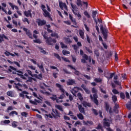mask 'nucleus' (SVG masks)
I'll return each mask as SVG.
<instances>
[{"label":"nucleus","mask_w":131,"mask_h":131,"mask_svg":"<svg viewBox=\"0 0 131 131\" xmlns=\"http://www.w3.org/2000/svg\"><path fill=\"white\" fill-rule=\"evenodd\" d=\"M115 75V73H111L110 74V75L109 77H106V78H107V79H112V78H113V76H114Z\"/></svg>","instance_id":"nucleus-39"},{"label":"nucleus","mask_w":131,"mask_h":131,"mask_svg":"<svg viewBox=\"0 0 131 131\" xmlns=\"http://www.w3.org/2000/svg\"><path fill=\"white\" fill-rule=\"evenodd\" d=\"M112 100L114 103H116L117 101V96L116 95H114L112 97Z\"/></svg>","instance_id":"nucleus-28"},{"label":"nucleus","mask_w":131,"mask_h":131,"mask_svg":"<svg viewBox=\"0 0 131 131\" xmlns=\"http://www.w3.org/2000/svg\"><path fill=\"white\" fill-rule=\"evenodd\" d=\"M74 83H75V81L73 79H69L67 82V85H73Z\"/></svg>","instance_id":"nucleus-18"},{"label":"nucleus","mask_w":131,"mask_h":131,"mask_svg":"<svg viewBox=\"0 0 131 131\" xmlns=\"http://www.w3.org/2000/svg\"><path fill=\"white\" fill-rule=\"evenodd\" d=\"M33 96H34V97H35V98H37V99L40 100V101H41V102H42V100L37 96V94H36L35 92H33Z\"/></svg>","instance_id":"nucleus-48"},{"label":"nucleus","mask_w":131,"mask_h":131,"mask_svg":"<svg viewBox=\"0 0 131 131\" xmlns=\"http://www.w3.org/2000/svg\"><path fill=\"white\" fill-rule=\"evenodd\" d=\"M14 114L15 115H18V113L15 111H13L9 113V116H14Z\"/></svg>","instance_id":"nucleus-33"},{"label":"nucleus","mask_w":131,"mask_h":131,"mask_svg":"<svg viewBox=\"0 0 131 131\" xmlns=\"http://www.w3.org/2000/svg\"><path fill=\"white\" fill-rule=\"evenodd\" d=\"M115 106H114L113 111L115 112V113H116L117 114H118L119 111H118V108H119V105L117 103H114Z\"/></svg>","instance_id":"nucleus-14"},{"label":"nucleus","mask_w":131,"mask_h":131,"mask_svg":"<svg viewBox=\"0 0 131 131\" xmlns=\"http://www.w3.org/2000/svg\"><path fill=\"white\" fill-rule=\"evenodd\" d=\"M66 5V4L65 3L59 2V7H60L61 10H64V6Z\"/></svg>","instance_id":"nucleus-37"},{"label":"nucleus","mask_w":131,"mask_h":131,"mask_svg":"<svg viewBox=\"0 0 131 131\" xmlns=\"http://www.w3.org/2000/svg\"><path fill=\"white\" fill-rule=\"evenodd\" d=\"M80 56H82V59H81V62L83 63V64H85L86 63V61L89 60V56L88 55L85 54H83V51L82 50H80Z\"/></svg>","instance_id":"nucleus-5"},{"label":"nucleus","mask_w":131,"mask_h":131,"mask_svg":"<svg viewBox=\"0 0 131 131\" xmlns=\"http://www.w3.org/2000/svg\"><path fill=\"white\" fill-rule=\"evenodd\" d=\"M52 112H53L51 113L52 116L54 117V118H56V117H60V113H59V111L57 110H55V111H54V110H52Z\"/></svg>","instance_id":"nucleus-12"},{"label":"nucleus","mask_w":131,"mask_h":131,"mask_svg":"<svg viewBox=\"0 0 131 131\" xmlns=\"http://www.w3.org/2000/svg\"><path fill=\"white\" fill-rule=\"evenodd\" d=\"M51 36L52 37H56V38H59V34L57 33H53L51 34Z\"/></svg>","instance_id":"nucleus-29"},{"label":"nucleus","mask_w":131,"mask_h":131,"mask_svg":"<svg viewBox=\"0 0 131 131\" xmlns=\"http://www.w3.org/2000/svg\"><path fill=\"white\" fill-rule=\"evenodd\" d=\"M100 30L102 35H103V39L107 40V37H108V30L104 28L103 26H101Z\"/></svg>","instance_id":"nucleus-6"},{"label":"nucleus","mask_w":131,"mask_h":131,"mask_svg":"<svg viewBox=\"0 0 131 131\" xmlns=\"http://www.w3.org/2000/svg\"><path fill=\"white\" fill-rule=\"evenodd\" d=\"M60 45L61 46L62 49H68V47H67V45H66L63 42H60Z\"/></svg>","instance_id":"nucleus-44"},{"label":"nucleus","mask_w":131,"mask_h":131,"mask_svg":"<svg viewBox=\"0 0 131 131\" xmlns=\"http://www.w3.org/2000/svg\"><path fill=\"white\" fill-rule=\"evenodd\" d=\"M38 49L40 50V53L43 54V55H46V54H47V52H46V50H43V48L39 47Z\"/></svg>","instance_id":"nucleus-34"},{"label":"nucleus","mask_w":131,"mask_h":131,"mask_svg":"<svg viewBox=\"0 0 131 131\" xmlns=\"http://www.w3.org/2000/svg\"><path fill=\"white\" fill-rule=\"evenodd\" d=\"M77 116L80 120H83L84 119V117H83V115L81 113H79L77 115Z\"/></svg>","instance_id":"nucleus-26"},{"label":"nucleus","mask_w":131,"mask_h":131,"mask_svg":"<svg viewBox=\"0 0 131 131\" xmlns=\"http://www.w3.org/2000/svg\"><path fill=\"white\" fill-rule=\"evenodd\" d=\"M12 110H14V107H13L12 106H8V107L7 108V110L6 111V112L7 113H9V112H10V111H12Z\"/></svg>","instance_id":"nucleus-40"},{"label":"nucleus","mask_w":131,"mask_h":131,"mask_svg":"<svg viewBox=\"0 0 131 131\" xmlns=\"http://www.w3.org/2000/svg\"><path fill=\"white\" fill-rule=\"evenodd\" d=\"M83 123L84 124V125H88V123L90 124V125H93V124H94V122H93L92 121H87L86 122L85 121H83Z\"/></svg>","instance_id":"nucleus-23"},{"label":"nucleus","mask_w":131,"mask_h":131,"mask_svg":"<svg viewBox=\"0 0 131 131\" xmlns=\"http://www.w3.org/2000/svg\"><path fill=\"white\" fill-rule=\"evenodd\" d=\"M92 111L93 113L94 114V115H95L96 116L99 115V113H98V111H97V110L95 108H92Z\"/></svg>","instance_id":"nucleus-31"},{"label":"nucleus","mask_w":131,"mask_h":131,"mask_svg":"<svg viewBox=\"0 0 131 131\" xmlns=\"http://www.w3.org/2000/svg\"><path fill=\"white\" fill-rule=\"evenodd\" d=\"M24 14L26 17H32V14H31V10H29L28 11H24Z\"/></svg>","instance_id":"nucleus-16"},{"label":"nucleus","mask_w":131,"mask_h":131,"mask_svg":"<svg viewBox=\"0 0 131 131\" xmlns=\"http://www.w3.org/2000/svg\"><path fill=\"white\" fill-rule=\"evenodd\" d=\"M61 58L64 61V62H68V63H70V60L68 59V58L63 57H62Z\"/></svg>","instance_id":"nucleus-51"},{"label":"nucleus","mask_w":131,"mask_h":131,"mask_svg":"<svg viewBox=\"0 0 131 131\" xmlns=\"http://www.w3.org/2000/svg\"><path fill=\"white\" fill-rule=\"evenodd\" d=\"M94 81H95V82H97V83L102 82V79L101 78H96L94 79Z\"/></svg>","instance_id":"nucleus-49"},{"label":"nucleus","mask_w":131,"mask_h":131,"mask_svg":"<svg viewBox=\"0 0 131 131\" xmlns=\"http://www.w3.org/2000/svg\"><path fill=\"white\" fill-rule=\"evenodd\" d=\"M84 15L88 18V19H90L91 18V15L89 14V12L88 11H84Z\"/></svg>","instance_id":"nucleus-47"},{"label":"nucleus","mask_w":131,"mask_h":131,"mask_svg":"<svg viewBox=\"0 0 131 131\" xmlns=\"http://www.w3.org/2000/svg\"><path fill=\"white\" fill-rule=\"evenodd\" d=\"M71 21L74 25H77V23H76V19H75V18H73Z\"/></svg>","instance_id":"nucleus-58"},{"label":"nucleus","mask_w":131,"mask_h":131,"mask_svg":"<svg viewBox=\"0 0 131 131\" xmlns=\"http://www.w3.org/2000/svg\"><path fill=\"white\" fill-rule=\"evenodd\" d=\"M64 39L66 43H71V42H72V41L71 39H70V38L65 37L64 38Z\"/></svg>","instance_id":"nucleus-24"},{"label":"nucleus","mask_w":131,"mask_h":131,"mask_svg":"<svg viewBox=\"0 0 131 131\" xmlns=\"http://www.w3.org/2000/svg\"><path fill=\"white\" fill-rule=\"evenodd\" d=\"M36 22L39 26H43V25H46V24H47V21H46V20H41L40 18L37 19Z\"/></svg>","instance_id":"nucleus-9"},{"label":"nucleus","mask_w":131,"mask_h":131,"mask_svg":"<svg viewBox=\"0 0 131 131\" xmlns=\"http://www.w3.org/2000/svg\"><path fill=\"white\" fill-rule=\"evenodd\" d=\"M105 110L108 112L109 111V109L110 108V105H109V104L108 103L105 102Z\"/></svg>","instance_id":"nucleus-38"},{"label":"nucleus","mask_w":131,"mask_h":131,"mask_svg":"<svg viewBox=\"0 0 131 131\" xmlns=\"http://www.w3.org/2000/svg\"><path fill=\"white\" fill-rule=\"evenodd\" d=\"M78 91L74 90V89H72V91H71V93L72 94H73L74 96H75V94H77V93L78 92Z\"/></svg>","instance_id":"nucleus-61"},{"label":"nucleus","mask_w":131,"mask_h":131,"mask_svg":"<svg viewBox=\"0 0 131 131\" xmlns=\"http://www.w3.org/2000/svg\"><path fill=\"white\" fill-rule=\"evenodd\" d=\"M82 104L85 107H92V104L86 101H83Z\"/></svg>","instance_id":"nucleus-21"},{"label":"nucleus","mask_w":131,"mask_h":131,"mask_svg":"<svg viewBox=\"0 0 131 131\" xmlns=\"http://www.w3.org/2000/svg\"><path fill=\"white\" fill-rule=\"evenodd\" d=\"M85 49L86 51H87V52L89 53V54H93V48L92 47V46H90V48L85 47Z\"/></svg>","instance_id":"nucleus-19"},{"label":"nucleus","mask_w":131,"mask_h":131,"mask_svg":"<svg viewBox=\"0 0 131 131\" xmlns=\"http://www.w3.org/2000/svg\"><path fill=\"white\" fill-rule=\"evenodd\" d=\"M46 42L48 46H54V43H56V42H57V40L49 37L48 39H46Z\"/></svg>","instance_id":"nucleus-7"},{"label":"nucleus","mask_w":131,"mask_h":131,"mask_svg":"<svg viewBox=\"0 0 131 131\" xmlns=\"http://www.w3.org/2000/svg\"><path fill=\"white\" fill-rule=\"evenodd\" d=\"M33 42H34L35 43L40 44V43H41V42H42L39 39H36L33 40Z\"/></svg>","instance_id":"nucleus-36"},{"label":"nucleus","mask_w":131,"mask_h":131,"mask_svg":"<svg viewBox=\"0 0 131 131\" xmlns=\"http://www.w3.org/2000/svg\"><path fill=\"white\" fill-rule=\"evenodd\" d=\"M40 65L39 63H37V66L39 69L42 71L43 73H45V68H43V62H41Z\"/></svg>","instance_id":"nucleus-17"},{"label":"nucleus","mask_w":131,"mask_h":131,"mask_svg":"<svg viewBox=\"0 0 131 131\" xmlns=\"http://www.w3.org/2000/svg\"><path fill=\"white\" fill-rule=\"evenodd\" d=\"M81 75H83V76L85 78H86V79H88L89 80H91V76L88 75H86V74H84V75H82L81 74Z\"/></svg>","instance_id":"nucleus-52"},{"label":"nucleus","mask_w":131,"mask_h":131,"mask_svg":"<svg viewBox=\"0 0 131 131\" xmlns=\"http://www.w3.org/2000/svg\"><path fill=\"white\" fill-rule=\"evenodd\" d=\"M86 40H87L88 43L91 45V39L90 38V36H89V35H86Z\"/></svg>","instance_id":"nucleus-54"},{"label":"nucleus","mask_w":131,"mask_h":131,"mask_svg":"<svg viewBox=\"0 0 131 131\" xmlns=\"http://www.w3.org/2000/svg\"><path fill=\"white\" fill-rule=\"evenodd\" d=\"M55 107L56 108H57V109H58V110H59L60 111H63V108L62 107V106H61V105H56Z\"/></svg>","instance_id":"nucleus-46"},{"label":"nucleus","mask_w":131,"mask_h":131,"mask_svg":"<svg viewBox=\"0 0 131 131\" xmlns=\"http://www.w3.org/2000/svg\"><path fill=\"white\" fill-rule=\"evenodd\" d=\"M74 15H75L76 16H77V17L79 18V19H80V18H81V15L80 14V13H79V12H76V13L74 14Z\"/></svg>","instance_id":"nucleus-50"},{"label":"nucleus","mask_w":131,"mask_h":131,"mask_svg":"<svg viewBox=\"0 0 131 131\" xmlns=\"http://www.w3.org/2000/svg\"><path fill=\"white\" fill-rule=\"evenodd\" d=\"M94 54L96 56V57H100V52H99V50L97 49L94 50Z\"/></svg>","instance_id":"nucleus-32"},{"label":"nucleus","mask_w":131,"mask_h":131,"mask_svg":"<svg viewBox=\"0 0 131 131\" xmlns=\"http://www.w3.org/2000/svg\"><path fill=\"white\" fill-rule=\"evenodd\" d=\"M43 12L44 13L43 15L45 16V17H48V18H51V15L50 14L49 12L47 11V10H43Z\"/></svg>","instance_id":"nucleus-20"},{"label":"nucleus","mask_w":131,"mask_h":131,"mask_svg":"<svg viewBox=\"0 0 131 131\" xmlns=\"http://www.w3.org/2000/svg\"><path fill=\"white\" fill-rule=\"evenodd\" d=\"M103 125H104V126H106L107 127H110V122H112V119L109 120V119L105 118L103 119Z\"/></svg>","instance_id":"nucleus-8"},{"label":"nucleus","mask_w":131,"mask_h":131,"mask_svg":"<svg viewBox=\"0 0 131 131\" xmlns=\"http://www.w3.org/2000/svg\"><path fill=\"white\" fill-rule=\"evenodd\" d=\"M112 92L114 95H117V94H119V92H118V91H117L116 89H113Z\"/></svg>","instance_id":"nucleus-56"},{"label":"nucleus","mask_w":131,"mask_h":131,"mask_svg":"<svg viewBox=\"0 0 131 131\" xmlns=\"http://www.w3.org/2000/svg\"><path fill=\"white\" fill-rule=\"evenodd\" d=\"M52 96H53V97H51L50 99H51V100H52V101H56L57 100V99L58 98L57 97V95L53 94Z\"/></svg>","instance_id":"nucleus-41"},{"label":"nucleus","mask_w":131,"mask_h":131,"mask_svg":"<svg viewBox=\"0 0 131 131\" xmlns=\"http://www.w3.org/2000/svg\"><path fill=\"white\" fill-rule=\"evenodd\" d=\"M79 33L81 38H82V39H84V32H83L82 30H79Z\"/></svg>","instance_id":"nucleus-22"},{"label":"nucleus","mask_w":131,"mask_h":131,"mask_svg":"<svg viewBox=\"0 0 131 131\" xmlns=\"http://www.w3.org/2000/svg\"><path fill=\"white\" fill-rule=\"evenodd\" d=\"M54 57H55V58L58 59L59 60L61 61V56H60V55H59V54H58L57 53H54Z\"/></svg>","instance_id":"nucleus-42"},{"label":"nucleus","mask_w":131,"mask_h":131,"mask_svg":"<svg viewBox=\"0 0 131 131\" xmlns=\"http://www.w3.org/2000/svg\"><path fill=\"white\" fill-rule=\"evenodd\" d=\"M126 108H128V110H130V109H131V104H129V103H127L126 104Z\"/></svg>","instance_id":"nucleus-63"},{"label":"nucleus","mask_w":131,"mask_h":131,"mask_svg":"<svg viewBox=\"0 0 131 131\" xmlns=\"http://www.w3.org/2000/svg\"><path fill=\"white\" fill-rule=\"evenodd\" d=\"M5 38V39H7V40H9V38L7 37L5 34H0V43H2L3 41H5V40L4 39Z\"/></svg>","instance_id":"nucleus-15"},{"label":"nucleus","mask_w":131,"mask_h":131,"mask_svg":"<svg viewBox=\"0 0 131 131\" xmlns=\"http://www.w3.org/2000/svg\"><path fill=\"white\" fill-rule=\"evenodd\" d=\"M98 14V12L97 11L93 10L92 11V17L93 19H96V16Z\"/></svg>","instance_id":"nucleus-30"},{"label":"nucleus","mask_w":131,"mask_h":131,"mask_svg":"<svg viewBox=\"0 0 131 131\" xmlns=\"http://www.w3.org/2000/svg\"><path fill=\"white\" fill-rule=\"evenodd\" d=\"M62 54L64 55V56H66V55H69L70 54V52L66 50H63Z\"/></svg>","instance_id":"nucleus-45"},{"label":"nucleus","mask_w":131,"mask_h":131,"mask_svg":"<svg viewBox=\"0 0 131 131\" xmlns=\"http://www.w3.org/2000/svg\"><path fill=\"white\" fill-rule=\"evenodd\" d=\"M84 91L86 93V94H88V95H90V94H91V91L88 88H86Z\"/></svg>","instance_id":"nucleus-62"},{"label":"nucleus","mask_w":131,"mask_h":131,"mask_svg":"<svg viewBox=\"0 0 131 131\" xmlns=\"http://www.w3.org/2000/svg\"><path fill=\"white\" fill-rule=\"evenodd\" d=\"M7 96H9V97H14V94L13 93L12 91H8L7 92Z\"/></svg>","instance_id":"nucleus-35"},{"label":"nucleus","mask_w":131,"mask_h":131,"mask_svg":"<svg viewBox=\"0 0 131 131\" xmlns=\"http://www.w3.org/2000/svg\"><path fill=\"white\" fill-rule=\"evenodd\" d=\"M21 116H24L25 117H27V115H28V113H27L25 112H24L21 113Z\"/></svg>","instance_id":"nucleus-55"},{"label":"nucleus","mask_w":131,"mask_h":131,"mask_svg":"<svg viewBox=\"0 0 131 131\" xmlns=\"http://www.w3.org/2000/svg\"><path fill=\"white\" fill-rule=\"evenodd\" d=\"M17 122L14 121L12 123V125L13 127H17Z\"/></svg>","instance_id":"nucleus-64"},{"label":"nucleus","mask_w":131,"mask_h":131,"mask_svg":"<svg viewBox=\"0 0 131 131\" xmlns=\"http://www.w3.org/2000/svg\"><path fill=\"white\" fill-rule=\"evenodd\" d=\"M120 97L121 99H122L123 100L125 99V95L123 92H121L120 93Z\"/></svg>","instance_id":"nucleus-43"},{"label":"nucleus","mask_w":131,"mask_h":131,"mask_svg":"<svg viewBox=\"0 0 131 131\" xmlns=\"http://www.w3.org/2000/svg\"><path fill=\"white\" fill-rule=\"evenodd\" d=\"M23 30L26 32V34L31 39H33V36H32V33L30 32V30H28V29L26 28H23Z\"/></svg>","instance_id":"nucleus-10"},{"label":"nucleus","mask_w":131,"mask_h":131,"mask_svg":"<svg viewBox=\"0 0 131 131\" xmlns=\"http://www.w3.org/2000/svg\"><path fill=\"white\" fill-rule=\"evenodd\" d=\"M50 68H51V69L55 70H56V71H57V72H59V69H58V68H57V67L50 66Z\"/></svg>","instance_id":"nucleus-57"},{"label":"nucleus","mask_w":131,"mask_h":131,"mask_svg":"<svg viewBox=\"0 0 131 131\" xmlns=\"http://www.w3.org/2000/svg\"><path fill=\"white\" fill-rule=\"evenodd\" d=\"M77 5L78 7H82V4L81 3V1H78L77 2Z\"/></svg>","instance_id":"nucleus-59"},{"label":"nucleus","mask_w":131,"mask_h":131,"mask_svg":"<svg viewBox=\"0 0 131 131\" xmlns=\"http://www.w3.org/2000/svg\"><path fill=\"white\" fill-rule=\"evenodd\" d=\"M78 108L80 113H82L84 114V115H85V111L84 110V107H83L81 104H79L78 105Z\"/></svg>","instance_id":"nucleus-13"},{"label":"nucleus","mask_w":131,"mask_h":131,"mask_svg":"<svg viewBox=\"0 0 131 131\" xmlns=\"http://www.w3.org/2000/svg\"><path fill=\"white\" fill-rule=\"evenodd\" d=\"M71 7L72 8V12L74 14H75L78 12V8H77V6H76V5L71 3Z\"/></svg>","instance_id":"nucleus-11"},{"label":"nucleus","mask_w":131,"mask_h":131,"mask_svg":"<svg viewBox=\"0 0 131 131\" xmlns=\"http://www.w3.org/2000/svg\"><path fill=\"white\" fill-rule=\"evenodd\" d=\"M95 128L96 129H100L101 131H104V128H103V126L101 123H99Z\"/></svg>","instance_id":"nucleus-25"},{"label":"nucleus","mask_w":131,"mask_h":131,"mask_svg":"<svg viewBox=\"0 0 131 131\" xmlns=\"http://www.w3.org/2000/svg\"><path fill=\"white\" fill-rule=\"evenodd\" d=\"M56 86L57 88H58L59 89V91L61 92V93H63L61 95H60V97H58V99H60L61 100H63L64 99V97H65V90L63 89V86L62 85L59 84V83H56Z\"/></svg>","instance_id":"nucleus-4"},{"label":"nucleus","mask_w":131,"mask_h":131,"mask_svg":"<svg viewBox=\"0 0 131 131\" xmlns=\"http://www.w3.org/2000/svg\"><path fill=\"white\" fill-rule=\"evenodd\" d=\"M9 68H11V69H12V70L16 71V72H18V73L17 74V75H18V76H20V78H22L23 79H25V80L27 79V78H26V77H25L24 75H23V74L24 73L23 71H21L20 70H17V69H16L15 68H14V67L12 66H9Z\"/></svg>","instance_id":"nucleus-3"},{"label":"nucleus","mask_w":131,"mask_h":131,"mask_svg":"<svg viewBox=\"0 0 131 131\" xmlns=\"http://www.w3.org/2000/svg\"><path fill=\"white\" fill-rule=\"evenodd\" d=\"M3 123H4V124H9V123H11V121H10L9 120H5L3 121Z\"/></svg>","instance_id":"nucleus-53"},{"label":"nucleus","mask_w":131,"mask_h":131,"mask_svg":"<svg viewBox=\"0 0 131 131\" xmlns=\"http://www.w3.org/2000/svg\"><path fill=\"white\" fill-rule=\"evenodd\" d=\"M77 97L79 100H80V101H83V97H82V95L80 93H78L77 94Z\"/></svg>","instance_id":"nucleus-27"},{"label":"nucleus","mask_w":131,"mask_h":131,"mask_svg":"<svg viewBox=\"0 0 131 131\" xmlns=\"http://www.w3.org/2000/svg\"><path fill=\"white\" fill-rule=\"evenodd\" d=\"M92 93L93 94V97L92 94L90 95V99L94 102V103H95V104L97 106H99V101H98V94H97V93H98V90L95 88H92Z\"/></svg>","instance_id":"nucleus-1"},{"label":"nucleus","mask_w":131,"mask_h":131,"mask_svg":"<svg viewBox=\"0 0 131 131\" xmlns=\"http://www.w3.org/2000/svg\"><path fill=\"white\" fill-rule=\"evenodd\" d=\"M32 80H33V78L31 77H28V80H27V81L28 82H32Z\"/></svg>","instance_id":"nucleus-60"},{"label":"nucleus","mask_w":131,"mask_h":131,"mask_svg":"<svg viewBox=\"0 0 131 131\" xmlns=\"http://www.w3.org/2000/svg\"><path fill=\"white\" fill-rule=\"evenodd\" d=\"M27 72L29 74V75H30L32 77H35L37 79H39V80H42V74L40 73L38 75L36 74H32V72L29 70H26Z\"/></svg>","instance_id":"nucleus-2"}]
</instances>
